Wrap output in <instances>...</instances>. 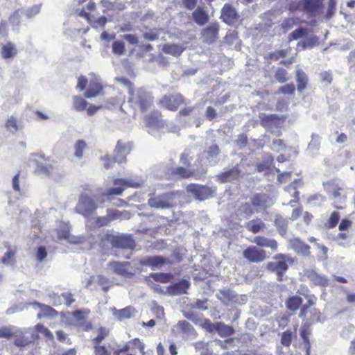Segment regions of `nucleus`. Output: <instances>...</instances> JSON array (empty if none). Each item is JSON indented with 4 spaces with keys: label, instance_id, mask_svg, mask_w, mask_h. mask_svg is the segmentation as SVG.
Here are the masks:
<instances>
[{
    "label": "nucleus",
    "instance_id": "obj_1",
    "mask_svg": "<svg viewBox=\"0 0 355 355\" xmlns=\"http://www.w3.org/2000/svg\"><path fill=\"white\" fill-rule=\"evenodd\" d=\"M181 191L166 192L158 195L150 194L148 205L155 209H170L176 207L178 201L182 198Z\"/></svg>",
    "mask_w": 355,
    "mask_h": 355
},
{
    "label": "nucleus",
    "instance_id": "obj_2",
    "mask_svg": "<svg viewBox=\"0 0 355 355\" xmlns=\"http://www.w3.org/2000/svg\"><path fill=\"white\" fill-rule=\"evenodd\" d=\"M324 189L334 201V206L338 209L344 207L343 204L346 199L345 191L343 182L338 180H331L324 183Z\"/></svg>",
    "mask_w": 355,
    "mask_h": 355
},
{
    "label": "nucleus",
    "instance_id": "obj_3",
    "mask_svg": "<svg viewBox=\"0 0 355 355\" xmlns=\"http://www.w3.org/2000/svg\"><path fill=\"white\" fill-rule=\"evenodd\" d=\"M129 98L128 103L134 110L139 108L141 112H145L153 103V97L150 94L139 88L136 90L129 89Z\"/></svg>",
    "mask_w": 355,
    "mask_h": 355
},
{
    "label": "nucleus",
    "instance_id": "obj_4",
    "mask_svg": "<svg viewBox=\"0 0 355 355\" xmlns=\"http://www.w3.org/2000/svg\"><path fill=\"white\" fill-rule=\"evenodd\" d=\"M28 165L33 168L35 174L40 175L49 176L53 170L52 164L44 155L32 154L28 159Z\"/></svg>",
    "mask_w": 355,
    "mask_h": 355
},
{
    "label": "nucleus",
    "instance_id": "obj_5",
    "mask_svg": "<svg viewBox=\"0 0 355 355\" xmlns=\"http://www.w3.org/2000/svg\"><path fill=\"white\" fill-rule=\"evenodd\" d=\"M97 207L96 202L92 197L83 194L80 196L74 210L85 218H89L95 213Z\"/></svg>",
    "mask_w": 355,
    "mask_h": 355
},
{
    "label": "nucleus",
    "instance_id": "obj_6",
    "mask_svg": "<svg viewBox=\"0 0 355 355\" xmlns=\"http://www.w3.org/2000/svg\"><path fill=\"white\" fill-rule=\"evenodd\" d=\"M107 241L115 248L132 250L135 247V240L130 234H110L107 235Z\"/></svg>",
    "mask_w": 355,
    "mask_h": 355
},
{
    "label": "nucleus",
    "instance_id": "obj_7",
    "mask_svg": "<svg viewBox=\"0 0 355 355\" xmlns=\"http://www.w3.org/2000/svg\"><path fill=\"white\" fill-rule=\"evenodd\" d=\"M108 267L114 273L124 277H130L135 273V270L128 261H110Z\"/></svg>",
    "mask_w": 355,
    "mask_h": 355
},
{
    "label": "nucleus",
    "instance_id": "obj_8",
    "mask_svg": "<svg viewBox=\"0 0 355 355\" xmlns=\"http://www.w3.org/2000/svg\"><path fill=\"white\" fill-rule=\"evenodd\" d=\"M187 190L191 193L196 200H204L211 197L214 194V190L211 188L196 184H191L187 186Z\"/></svg>",
    "mask_w": 355,
    "mask_h": 355
},
{
    "label": "nucleus",
    "instance_id": "obj_9",
    "mask_svg": "<svg viewBox=\"0 0 355 355\" xmlns=\"http://www.w3.org/2000/svg\"><path fill=\"white\" fill-rule=\"evenodd\" d=\"M250 202L258 212L270 207L274 205L275 201L266 193H256L250 198Z\"/></svg>",
    "mask_w": 355,
    "mask_h": 355
},
{
    "label": "nucleus",
    "instance_id": "obj_10",
    "mask_svg": "<svg viewBox=\"0 0 355 355\" xmlns=\"http://www.w3.org/2000/svg\"><path fill=\"white\" fill-rule=\"evenodd\" d=\"M29 333V329H21L17 327L15 335L12 337L14 338L15 345L18 347H24L33 343L35 340L34 334H30V336H26Z\"/></svg>",
    "mask_w": 355,
    "mask_h": 355
},
{
    "label": "nucleus",
    "instance_id": "obj_11",
    "mask_svg": "<svg viewBox=\"0 0 355 355\" xmlns=\"http://www.w3.org/2000/svg\"><path fill=\"white\" fill-rule=\"evenodd\" d=\"M220 19L227 25L233 26L238 22L239 15L232 5L226 3L221 9Z\"/></svg>",
    "mask_w": 355,
    "mask_h": 355
},
{
    "label": "nucleus",
    "instance_id": "obj_12",
    "mask_svg": "<svg viewBox=\"0 0 355 355\" xmlns=\"http://www.w3.org/2000/svg\"><path fill=\"white\" fill-rule=\"evenodd\" d=\"M243 256L245 259L253 263L261 262L266 257L265 250L254 245L248 247L243 252Z\"/></svg>",
    "mask_w": 355,
    "mask_h": 355
},
{
    "label": "nucleus",
    "instance_id": "obj_13",
    "mask_svg": "<svg viewBox=\"0 0 355 355\" xmlns=\"http://www.w3.org/2000/svg\"><path fill=\"white\" fill-rule=\"evenodd\" d=\"M183 97L180 94H170L164 96L159 101V104L169 110H176L179 106L183 103Z\"/></svg>",
    "mask_w": 355,
    "mask_h": 355
},
{
    "label": "nucleus",
    "instance_id": "obj_14",
    "mask_svg": "<svg viewBox=\"0 0 355 355\" xmlns=\"http://www.w3.org/2000/svg\"><path fill=\"white\" fill-rule=\"evenodd\" d=\"M277 260V280L283 281V277L288 268V263H293L292 258L287 255L279 254L275 257Z\"/></svg>",
    "mask_w": 355,
    "mask_h": 355
},
{
    "label": "nucleus",
    "instance_id": "obj_15",
    "mask_svg": "<svg viewBox=\"0 0 355 355\" xmlns=\"http://www.w3.org/2000/svg\"><path fill=\"white\" fill-rule=\"evenodd\" d=\"M190 286L191 283L189 280L182 279L178 282L168 286L166 287V293L170 296L186 294L187 291L190 287Z\"/></svg>",
    "mask_w": 355,
    "mask_h": 355
},
{
    "label": "nucleus",
    "instance_id": "obj_16",
    "mask_svg": "<svg viewBox=\"0 0 355 355\" xmlns=\"http://www.w3.org/2000/svg\"><path fill=\"white\" fill-rule=\"evenodd\" d=\"M219 26L211 23L202 31V40L207 44H212L218 38Z\"/></svg>",
    "mask_w": 355,
    "mask_h": 355
},
{
    "label": "nucleus",
    "instance_id": "obj_17",
    "mask_svg": "<svg viewBox=\"0 0 355 355\" xmlns=\"http://www.w3.org/2000/svg\"><path fill=\"white\" fill-rule=\"evenodd\" d=\"M324 0H300L299 6L311 15L318 13L323 8Z\"/></svg>",
    "mask_w": 355,
    "mask_h": 355
},
{
    "label": "nucleus",
    "instance_id": "obj_18",
    "mask_svg": "<svg viewBox=\"0 0 355 355\" xmlns=\"http://www.w3.org/2000/svg\"><path fill=\"white\" fill-rule=\"evenodd\" d=\"M241 169L239 164H236L230 168H225L223 173L218 175V179L221 182H231L241 175Z\"/></svg>",
    "mask_w": 355,
    "mask_h": 355
},
{
    "label": "nucleus",
    "instance_id": "obj_19",
    "mask_svg": "<svg viewBox=\"0 0 355 355\" xmlns=\"http://www.w3.org/2000/svg\"><path fill=\"white\" fill-rule=\"evenodd\" d=\"M130 152V146L128 143H123L118 141L114 150V162L123 164L126 162V156Z\"/></svg>",
    "mask_w": 355,
    "mask_h": 355
},
{
    "label": "nucleus",
    "instance_id": "obj_20",
    "mask_svg": "<svg viewBox=\"0 0 355 355\" xmlns=\"http://www.w3.org/2000/svg\"><path fill=\"white\" fill-rule=\"evenodd\" d=\"M110 311L115 318L119 321L129 319L136 316L137 311L131 306H128L122 309H116L115 307L110 308Z\"/></svg>",
    "mask_w": 355,
    "mask_h": 355
},
{
    "label": "nucleus",
    "instance_id": "obj_21",
    "mask_svg": "<svg viewBox=\"0 0 355 355\" xmlns=\"http://www.w3.org/2000/svg\"><path fill=\"white\" fill-rule=\"evenodd\" d=\"M33 306L35 309H40V311L37 315V318L39 320L43 318H54L58 315V312L49 305L35 302L33 303Z\"/></svg>",
    "mask_w": 355,
    "mask_h": 355
},
{
    "label": "nucleus",
    "instance_id": "obj_22",
    "mask_svg": "<svg viewBox=\"0 0 355 355\" xmlns=\"http://www.w3.org/2000/svg\"><path fill=\"white\" fill-rule=\"evenodd\" d=\"M304 275L315 286L327 287L328 286V279L327 276L321 275L312 269H308L304 271Z\"/></svg>",
    "mask_w": 355,
    "mask_h": 355
},
{
    "label": "nucleus",
    "instance_id": "obj_23",
    "mask_svg": "<svg viewBox=\"0 0 355 355\" xmlns=\"http://www.w3.org/2000/svg\"><path fill=\"white\" fill-rule=\"evenodd\" d=\"M289 245L296 253L304 256L310 255V246L304 243L298 238H294L289 241Z\"/></svg>",
    "mask_w": 355,
    "mask_h": 355
},
{
    "label": "nucleus",
    "instance_id": "obj_24",
    "mask_svg": "<svg viewBox=\"0 0 355 355\" xmlns=\"http://www.w3.org/2000/svg\"><path fill=\"white\" fill-rule=\"evenodd\" d=\"M164 259L160 256H147L139 260V264L155 269L164 263Z\"/></svg>",
    "mask_w": 355,
    "mask_h": 355
},
{
    "label": "nucleus",
    "instance_id": "obj_25",
    "mask_svg": "<svg viewBox=\"0 0 355 355\" xmlns=\"http://www.w3.org/2000/svg\"><path fill=\"white\" fill-rule=\"evenodd\" d=\"M216 297L224 304L228 305L236 300V295L230 289H220L216 293Z\"/></svg>",
    "mask_w": 355,
    "mask_h": 355
},
{
    "label": "nucleus",
    "instance_id": "obj_26",
    "mask_svg": "<svg viewBox=\"0 0 355 355\" xmlns=\"http://www.w3.org/2000/svg\"><path fill=\"white\" fill-rule=\"evenodd\" d=\"M252 242L260 247L270 248L272 250L277 248V243L275 240L264 236H257L254 238Z\"/></svg>",
    "mask_w": 355,
    "mask_h": 355
},
{
    "label": "nucleus",
    "instance_id": "obj_27",
    "mask_svg": "<svg viewBox=\"0 0 355 355\" xmlns=\"http://www.w3.org/2000/svg\"><path fill=\"white\" fill-rule=\"evenodd\" d=\"M192 17L198 26H203L209 21V15L201 7H198L193 12Z\"/></svg>",
    "mask_w": 355,
    "mask_h": 355
},
{
    "label": "nucleus",
    "instance_id": "obj_28",
    "mask_svg": "<svg viewBox=\"0 0 355 355\" xmlns=\"http://www.w3.org/2000/svg\"><path fill=\"white\" fill-rule=\"evenodd\" d=\"M297 325H295L293 330L287 329L282 333L280 342L284 347H288L291 345L293 340L297 337Z\"/></svg>",
    "mask_w": 355,
    "mask_h": 355
},
{
    "label": "nucleus",
    "instance_id": "obj_29",
    "mask_svg": "<svg viewBox=\"0 0 355 355\" xmlns=\"http://www.w3.org/2000/svg\"><path fill=\"white\" fill-rule=\"evenodd\" d=\"M0 53L5 60L12 59L16 56L17 50L13 43L8 42L2 46Z\"/></svg>",
    "mask_w": 355,
    "mask_h": 355
},
{
    "label": "nucleus",
    "instance_id": "obj_30",
    "mask_svg": "<svg viewBox=\"0 0 355 355\" xmlns=\"http://www.w3.org/2000/svg\"><path fill=\"white\" fill-rule=\"evenodd\" d=\"M306 299L307 300V302L306 304H303L301 307L300 313H299V318L304 319L306 316V313L308 311V309L310 306H313L315 304L317 301V297L313 294H308L304 295Z\"/></svg>",
    "mask_w": 355,
    "mask_h": 355
},
{
    "label": "nucleus",
    "instance_id": "obj_31",
    "mask_svg": "<svg viewBox=\"0 0 355 355\" xmlns=\"http://www.w3.org/2000/svg\"><path fill=\"white\" fill-rule=\"evenodd\" d=\"M205 153L207 155V159L211 165H215L218 162V156L220 153V150L217 145H211Z\"/></svg>",
    "mask_w": 355,
    "mask_h": 355
},
{
    "label": "nucleus",
    "instance_id": "obj_32",
    "mask_svg": "<svg viewBox=\"0 0 355 355\" xmlns=\"http://www.w3.org/2000/svg\"><path fill=\"white\" fill-rule=\"evenodd\" d=\"M303 300L301 297L298 295H293L289 297L285 302V304L286 308L295 312L299 309L300 306L302 305Z\"/></svg>",
    "mask_w": 355,
    "mask_h": 355
},
{
    "label": "nucleus",
    "instance_id": "obj_33",
    "mask_svg": "<svg viewBox=\"0 0 355 355\" xmlns=\"http://www.w3.org/2000/svg\"><path fill=\"white\" fill-rule=\"evenodd\" d=\"M184 51V48L175 44H165L162 47V51L173 56H179Z\"/></svg>",
    "mask_w": 355,
    "mask_h": 355
},
{
    "label": "nucleus",
    "instance_id": "obj_34",
    "mask_svg": "<svg viewBox=\"0 0 355 355\" xmlns=\"http://www.w3.org/2000/svg\"><path fill=\"white\" fill-rule=\"evenodd\" d=\"M296 82L297 91L299 92H303L306 87L308 83V77L305 72H304L300 69H298L296 71Z\"/></svg>",
    "mask_w": 355,
    "mask_h": 355
},
{
    "label": "nucleus",
    "instance_id": "obj_35",
    "mask_svg": "<svg viewBox=\"0 0 355 355\" xmlns=\"http://www.w3.org/2000/svg\"><path fill=\"white\" fill-rule=\"evenodd\" d=\"M5 126L9 132L15 134L21 128V124L15 116L12 115L7 119Z\"/></svg>",
    "mask_w": 355,
    "mask_h": 355
},
{
    "label": "nucleus",
    "instance_id": "obj_36",
    "mask_svg": "<svg viewBox=\"0 0 355 355\" xmlns=\"http://www.w3.org/2000/svg\"><path fill=\"white\" fill-rule=\"evenodd\" d=\"M216 331L220 337L225 338L234 334V329L232 326L225 324L223 322H218L215 327Z\"/></svg>",
    "mask_w": 355,
    "mask_h": 355
},
{
    "label": "nucleus",
    "instance_id": "obj_37",
    "mask_svg": "<svg viewBox=\"0 0 355 355\" xmlns=\"http://www.w3.org/2000/svg\"><path fill=\"white\" fill-rule=\"evenodd\" d=\"M300 180H295L293 182L286 187L285 191L291 194V196L295 198L294 200H291L288 205L291 207H294L297 202L299 192L297 191L296 184L300 182Z\"/></svg>",
    "mask_w": 355,
    "mask_h": 355
},
{
    "label": "nucleus",
    "instance_id": "obj_38",
    "mask_svg": "<svg viewBox=\"0 0 355 355\" xmlns=\"http://www.w3.org/2000/svg\"><path fill=\"white\" fill-rule=\"evenodd\" d=\"M245 227L248 230L257 234L265 227V223L260 218H256L249 221Z\"/></svg>",
    "mask_w": 355,
    "mask_h": 355
},
{
    "label": "nucleus",
    "instance_id": "obj_39",
    "mask_svg": "<svg viewBox=\"0 0 355 355\" xmlns=\"http://www.w3.org/2000/svg\"><path fill=\"white\" fill-rule=\"evenodd\" d=\"M310 334L311 331L309 326L306 324H302L300 329V335L304 342V347L307 351L311 347V343L309 338V336L310 335Z\"/></svg>",
    "mask_w": 355,
    "mask_h": 355
},
{
    "label": "nucleus",
    "instance_id": "obj_40",
    "mask_svg": "<svg viewBox=\"0 0 355 355\" xmlns=\"http://www.w3.org/2000/svg\"><path fill=\"white\" fill-rule=\"evenodd\" d=\"M107 212L109 215L111 222L117 219H128L130 218V213L128 211H121L116 209H107Z\"/></svg>",
    "mask_w": 355,
    "mask_h": 355
},
{
    "label": "nucleus",
    "instance_id": "obj_41",
    "mask_svg": "<svg viewBox=\"0 0 355 355\" xmlns=\"http://www.w3.org/2000/svg\"><path fill=\"white\" fill-rule=\"evenodd\" d=\"M254 213L252 205L248 202H245L241 205L236 211L238 216H242L245 218L251 216Z\"/></svg>",
    "mask_w": 355,
    "mask_h": 355
},
{
    "label": "nucleus",
    "instance_id": "obj_42",
    "mask_svg": "<svg viewBox=\"0 0 355 355\" xmlns=\"http://www.w3.org/2000/svg\"><path fill=\"white\" fill-rule=\"evenodd\" d=\"M102 91V87L98 83H90L88 89L85 93V96L91 98L98 96Z\"/></svg>",
    "mask_w": 355,
    "mask_h": 355
},
{
    "label": "nucleus",
    "instance_id": "obj_43",
    "mask_svg": "<svg viewBox=\"0 0 355 355\" xmlns=\"http://www.w3.org/2000/svg\"><path fill=\"white\" fill-rule=\"evenodd\" d=\"M146 123L149 126L151 127H157L161 128L163 127V121L161 119V116H158L156 114H151L148 115L146 118Z\"/></svg>",
    "mask_w": 355,
    "mask_h": 355
},
{
    "label": "nucleus",
    "instance_id": "obj_44",
    "mask_svg": "<svg viewBox=\"0 0 355 355\" xmlns=\"http://www.w3.org/2000/svg\"><path fill=\"white\" fill-rule=\"evenodd\" d=\"M87 105V102L80 96H76L73 98V108L78 112L85 111Z\"/></svg>",
    "mask_w": 355,
    "mask_h": 355
},
{
    "label": "nucleus",
    "instance_id": "obj_45",
    "mask_svg": "<svg viewBox=\"0 0 355 355\" xmlns=\"http://www.w3.org/2000/svg\"><path fill=\"white\" fill-rule=\"evenodd\" d=\"M114 185H123L126 187L139 188L141 187V183L135 182L131 179L121 178L115 179L114 180Z\"/></svg>",
    "mask_w": 355,
    "mask_h": 355
},
{
    "label": "nucleus",
    "instance_id": "obj_46",
    "mask_svg": "<svg viewBox=\"0 0 355 355\" xmlns=\"http://www.w3.org/2000/svg\"><path fill=\"white\" fill-rule=\"evenodd\" d=\"M87 147L85 141L83 140H78L76 142L74 146V155L78 159H81L83 157V152Z\"/></svg>",
    "mask_w": 355,
    "mask_h": 355
},
{
    "label": "nucleus",
    "instance_id": "obj_47",
    "mask_svg": "<svg viewBox=\"0 0 355 355\" xmlns=\"http://www.w3.org/2000/svg\"><path fill=\"white\" fill-rule=\"evenodd\" d=\"M42 4L34 5L26 10H21V13L24 14L27 18L31 19L37 15L41 10Z\"/></svg>",
    "mask_w": 355,
    "mask_h": 355
},
{
    "label": "nucleus",
    "instance_id": "obj_48",
    "mask_svg": "<svg viewBox=\"0 0 355 355\" xmlns=\"http://www.w3.org/2000/svg\"><path fill=\"white\" fill-rule=\"evenodd\" d=\"M320 81L324 87H327L332 83L333 76L331 71H322L319 74Z\"/></svg>",
    "mask_w": 355,
    "mask_h": 355
},
{
    "label": "nucleus",
    "instance_id": "obj_49",
    "mask_svg": "<svg viewBox=\"0 0 355 355\" xmlns=\"http://www.w3.org/2000/svg\"><path fill=\"white\" fill-rule=\"evenodd\" d=\"M17 327L14 326L3 327L0 328V338L10 339L15 335Z\"/></svg>",
    "mask_w": 355,
    "mask_h": 355
},
{
    "label": "nucleus",
    "instance_id": "obj_50",
    "mask_svg": "<svg viewBox=\"0 0 355 355\" xmlns=\"http://www.w3.org/2000/svg\"><path fill=\"white\" fill-rule=\"evenodd\" d=\"M287 75L288 72L286 69L279 67L275 70L274 77L277 82L284 83L288 80Z\"/></svg>",
    "mask_w": 355,
    "mask_h": 355
},
{
    "label": "nucleus",
    "instance_id": "obj_51",
    "mask_svg": "<svg viewBox=\"0 0 355 355\" xmlns=\"http://www.w3.org/2000/svg\"><path fill=\"white\" fill-rule=\"evenodd\" d=\"M177 327L181 332L184 334H191L194 331L193 326L186 320L179 321Z\"/></svg>",
    "mask_w": 355,
    "mask_h": 355
},
{
    "label": "nucleus",
    "instance_id": "obj_52",
    "mask_svg": "<svg viewBox=\"0 0 355 355\" xmlns=\"http://www.w3.org/2000/svg\"><path fill=\"white\" fill-rule=\"evenodd\" d=\"M306 35H307L306 29H305L303 27H300V28L294 30L293 31H292L289 34L288 37H289V40H299L300 38H302V37L306 36Z\"/></svg>",
    "mask_w": 355,
    "mask_h": 355
},
{
    "label": "nucleus",
    "instance_id": "obj_53",
    "mask_svg": "<svg viewBox=\"0 0 355 355\" xmlns=\"http://www.w3.org/2000/svg\"><path fill=\"white\" fill-rule=\"evenodd\" d=\"M320 147V137L319 135L312 134L311 140L308 146V149L310 150H318Z\"/></svg>",
    "mask_w": 355,
    "mask_h": 355
},
{
    "label": "nucleus",
    "instance_id": "obj_54",
    "mask_svg": "<svg viewBox=\"0 0 355 355\" xmlns=\"http://www.w3.org/2000/svg\"><path fill=\"white\" fill-rule=\"evenodd\" d=\"M295 87L294 84H286L279 88L278 92L284 95H293L295 94Z\"/></svg>",
    "mask_w": 355,
    "mask_h": 355
},
{
    "label": "nucleus",
    "instance_id": "obj_55",
    "mask_svg": "<svg viewBox=\"0 0 355 355\" xmlns=\"http://www.w3.org/2000/svg\"><path fill=\"white\" fill-rule=\"evenodd\" d=\"M172 173L180 178H187L192 175V173L184 167L180 166L174 168Z\"/></svg>",
    "mask_w": 355,
    "mask_h": 355
},
{
    "label": "nucleus",
    "instance_id": "obj_56",
    "mask_svg": "<svg viewBox=\"0 0 355 355\" xmlns=\"http://www.w3.org/2000/svg\"><path fill=\"white\" fill-rule=\"evenodd\" d=\"M21 10H16L9 17V21L14 28H17L20 24L21 15L19 11Z\"/></svg>",
    "mask_w": 355,
    "mask_h": 355
},
{
    "label": "nucleus",
    "instance_id": "obj_57",
    "mask_svg": "<svg viewBox=\"0 0 355 355\" xmlns=\"http://www.w3.org/2000/svg\"><path fill=\"white\" fill-rule=\"evenodd\" d=\"M155 169V175L159 178H164L169 175V170L166 168L164 164H160L159 166H155L154 167Z\"/></svg>",
    "mask_w": 355,
    "mask_h": 355
},
{
    "label": "nucleus",
    "instance_id": "obj_58",
    "mask_svg": "<svg viewBox=\"0 0 355 355\" xmlns=\"http://www.w3.org/2000/svg\"><path fill=\"white\" fill-rule=\"evenodd\" d=\"M125 51V44L122 41H115L112 44V52L116 55H122Z\"/></svg>",
    "mask_w": 355,
    "mask_h": 355
},
{
    "label": "nucleus",
    "instance_id": "obj_59",
    "mask_svg": "<svg viewBox=\"0 0 355 355\" xmlns=\"http://www.w3.org/2000/svg\"><path fill=\"white\" fill-rule=\"evenodd\" d=\"M15 256V252L8 249L1 259L0 262L4 265H10L12 263V259Z\"/></svg>",
    "mask_w": 355,
    "mask_h": 355
},
{
    "label": "nucleus",
    "instance_id": "obj_60",
    "mask_svg": "<svg viewBox=\"0 0 355 355\" xmlns=\"http://www.w3.org/2000/svg\"><path fill=\"white\" fill-rule=\"evenodd\" d=\"M92 280L96 281L100 286H101L105 293L108 291V279L105 276L99 275L96 277H92Z\"/></svg>",
    "mask_w": 355,
    "mask_h": 355
},
{
    "label": "nucleus",
    "instance_id": "obj_61",
    "mask_svg": "<svg viewBox=\"0 0 355 355\" xmlns=\"http://www.w3.org/2000/svg\"><path fill=\"white\" fill-rule=\"evenodd\" d=\"M340 219V214L339 213L336 211H334L330 217L327 223V226L329 228H334L336 226Z\"/></svg>",
    "mask_w": 355,
    "mask_h": 355
},
{
    "label": "nucleus",
    "instance_id": "obj_62",
    "mask_svg": "<svg viewBox=\"0 0 355 355\" xmlns=\"http://www.w3.org/2000/svg\"><path fill=\"white\" fill-rule=\"evenodd\" d=\"M270 148L273 151L279 152L284 149L285 144L282 139H274Z\"/></svg>",
    "mask_w": 355,
    "mask_h": 355
},
{
    "label": "nucleus",
    "instance_id": "obj_63",
    "mask_svg": "<svg viewBox=\"0 0 355 355\" xmlns=\"http://www.w3.org/2000/svg\"><path fill=\"white\" fill-rule=\"evenodd\" d=\"M336 0H329L328 8L325 15L327 19H331L334 16L336 10Z\"/></svg>",
    "mask_w": 355,
    "mask_h": 355
},
{
    "label": "nucleus",
    "instance_id": "obj_64",
    "mask_svg": "<svg viewBox=\"0 0 355 355\" xmlns=\"http://www.w3.org/2000/svg\"><path fill=\"white\" fill-rule=\"evenodd\" d=\"M35 328L38 332L42 334L45 337L50 339L53 338L52 333L43 324L39 323L35 325Z\"/></svg>",
    "mask_w": 355,
    "mask_h": 355
}]
</instances>
